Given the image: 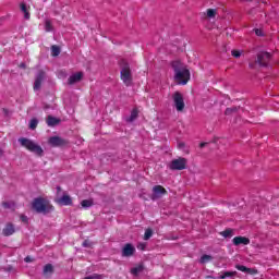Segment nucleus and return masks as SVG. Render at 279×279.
I'll return each instance as SVG.
<instances>
[{"mask_svg": "<svg viewBox=\"0 0 279 279\" xmlns=\"http://www.w3.org/2000/svg\"><path fill=\"white\" fill-rule=\"evenodd\" d=\"M171 66L174 71V82L181 86H186L191 80V71L181 61H172Z\"/></svg>", "mask_w": 279, "mask_h": 279, "instance_id": "nucleus-1", "label": "nucleus"}, {"mask_svg": "<svg viewBox=\"0 0 279 279\" xmlns=\"http://www.w3.org/2000/svg\"><path fill=\"white\" fill-rule=\"evenodd\" d=\"M32 209L38 215H49V213H53L54 207L47 198L37 197L32 202Z\"/></svg>", "mask_w": 279, "mask_h": 279, "instance_id": "nucleus-2", "label": "nucleus"}, {"mask_svg": "<svg viewBox=\"0 0 279 279\" xmlns=\"http://www.w3.org/2000/svg\"><path fill=\"white\" fill-rule=\"evenodd\" d=\"M120 66V80L123 82L124 86L130 87L134 84V77L132 76V68L125 59L119 61Z\"/></svg>", "mask_w": 279, "mask_h": 279, "instance_id": "nucleus-3", "label": "nucleus"}, {"mask_svg": "<svg viewBox=\"0 0 279 279\" xmlns=\"http://www.w3.org/2000/svg\"><path fill=\"white\" fill-rule=\"evenodd\" d=\"M19 143L22 147L27 149V151H31L32 154H35V156L43 157L45 154V150L43 147L38 144H36L34 141L27 138V137H21L19 138Z\"/></svg>", "mask_w": 279, "mask_h": 279, "instance_id": "nucleus-4", "label": "nucleus"}, {"mask_svg": "<svg viewBox=\"0 0 279 279\" xmlns=\"http://www.w3.org/2000/svg\"><path fill=\"white\" fill-rule=\"evenodd\" d=\"M169 169H171V171H184V169H186V158L179 157L178 159H173L170 162Z\"/></svg>", "mask_w": 279, "mask_h": 279, "instance_id": "nucleus-5", "label": "nucleus"}, {"mask_svg": "<svg viewBox=\"0 0 279 279\" xmlns=\"http://www.w3.org/2000/svg\"><path fill=\"white\" fill-rule=\"evenodd\" d=\"M172 99L174 101V107H175L177 111L182 112L186 106L184 104V96H182V94L180 92H175L172 96Z\"/></svg>", "mask_w": 279, "mask_h": 279, "instance_id": "nucleus-6", "label": "nucleus"}, {"mask_svg": "<svg viewBox=\"0 0 279 279\" xmlns=\"http://www.w3.org/2000/svg\"><path fill=\"white\" fill-rule=\"evenodd\" d=\"M167 194H168L167 189H165L162 185H155L153 187L150 199L153 202H156V199H161V197H165V195Z\"/></svg>", "mask_w": 279, "mask_h": 279, "instance_id": "nucleus-7", "label": "nucleus"}, {"mask_svg": "<svg viewBox=\"0 0 279 279\" xmlns=\"http://www.w3.org/2000/svg\"><path fill=\"white\" fill-rule=\"evenodd\" d=\"M271 61V53L267 51H262L257 53V64L259 66H269V62Z\"/></svg>", "mask_w": 279, "mask_h": 279, "instance_id": "nucleus-8", "label": "nucleus"}, {"mask_svg": "<svg viewBox=\"0 0 279 279\" xmlns=\"http://www.w3.org/2000/svg\"><path fill=\"white\" fill-rule=\"evenodd\" d=\"M47 77V73L45 72V70H39L37 72V75L35 77V83H34V90H40V88L43 87V82H45V78Z\"/></svg>", "mask_w": 279, "mask_h": 279, "instance_id": "nucleus-9", "label": "nucleus"}, {"mask_svg": "<svg viewBox=\"0 0 279 279\" xmlns=\"http://www.w3.org/2000/svg\"><path fill=\"white\" fill-rule=\"evenodd\" d=\"M49 145L51 147H64V145H69V141L60 137V136H51L48 140Z\"/></svg>", "mask_w": 279, "mask_h": 279, "instance_id": "nucleus-10", "label": "nucleus"}, {"mask_svg": "<svg viewBox=\"0 0 279 279\" xmlns=\"http://www.w3.org/2000/svg\"><path fill=\"white\" fill-rule=\"evenodd\" d=\"M83 78H84V72H76L68 78V84L69 86H73V84H77V82H82Z\"/></svg>", "mask_w": 279, "mask_h": 279, "instance_id": "nucleus-11", "label": "nucleus"}, {"mask_svg": "<svg viewBox=\"0 0 279 279\" xmlns=\"http://www.w3.org/2000/svg\"><path fill=\"white\" fill-rule=\"evenodd\" d=\"M134 252H136L134 245L126 243L122 248V256L130 258V256H134Z\"/></svg>", "mask_w": 279, "mask_h": 279, "instance_id": "nucleus-12", "label": "nucleus"}, {"mask_svg": "<svg viewBox=\"0 0 279 279\" xmlns=\"http://www.w3.org/2000/svg\"><path fill=\"white\" fill-rule=\"evenodd\" d=\"M16 230L14 229V225L11 222L7 223L5 227L2 230L3 236H12Z\"/></svg>", "mask_w": 279, "mask_h": 279, "instance_id": "nucleus-13", "label": "nucleus"}, {"mask_svg": "<svg viewBox=\"0 0 279 279\" xmlns=\"http://www.w3.org/2000/svg\"><path fill=\"white\" fill-rule=\"evenodd\" d=\"M233 245H250V240L245 236H235L233 238Z\"/></svg>", "mask_w": 279, "mask_h": 279, "instance_id": "nucleus-14", "label": "nucleus"}, {"mask_svg": "<svg viewBox=\"0 0 279 279\" xmlns=\"http://www.w3.org/2000/svg\"><path fill=\"white\" fill-rule=\"evenodd\" d=\"M46 123H47L48 128H56V125H58V123H60V119H58L53 116H48Z\"/></svg>", "mask_w": 279, "mask_h": 279, "instance_id": "nucleus-15", "label": "nucleus"}, {"mask_svg": "<svg viewBox=\"0 0 279 279\" xmlns=\"http://www.w3.org/2000/svg\"><path fill=\"white\" fill-rule=\"evenodd\" d=\"M58 203L62 206H71L73 204V199H71V196L69 195H63L61 198H59Z\"/></svg>", "mask_w": 279, "mask_h": 279, "instance_id": "nucleus-16", "label": "nucleus"}, {"mask_svg": "<svg viewBox=\"0 0 279 279\" xmlns=\"http://www.w3.org/2000/svg\"><path fill=\"white\" fill-rule=\"evenodd\" d=\"M220 236H223V239H232V236H234V229L228 228L225 231H221Z\"/></svg>", "mask_w": 279, "mask_h": 279, "instance_id": "nucleus-17", "label": "nucleus"}, {"mask_svg": "<svg viewBox=\"0 0 279 279\" xmlns=\"http://www.w3.org/2000/svg\"><path fill=\"white\" fill-rule=\"evenodd\" d=\"M138 119V108H134L131 111V116L126 118L128 123H132L133 121H136Z\"/></svg>", "mask_w": 279, "mask_h": 279, "instance_id": "nucleus-18", "label": "nucleus"}, {"mask_svg": "<svg viewBox=\"0 0 279 279\" xmlns=\"http://www.w3.org/2000/svg\"><path fill=\"white\" fill-rule=\"evenodd\" d=\"M20 8L21 11L24 13V19H26V21H29V11H27V4L21 3Z\"/></svg>", "mask_w": 279, "mask_h": 279, "instance_id": "nucleus-19", "label": "nucleus"}, {"mask_svg": "<svg viewBox=\"0 0 279 279\" xmlns=\"http://www.w3.org/2000/svg\"><path fill=\"white\" fill-rule=\"evenodd\" d=\"M49 274H53V265L51 264H47L45 267H44V276H49Z\"/></svg>", "mask_w": 279, "mask_h": 279, "instance_id": "nucleus-20", "label": "nucleus"}, {"mask_svg": "<svg viewBox=\"0 0 279 279\" xmlns=\"http://www.w3.org/2000/svg\"><path fill=\"white\" fill-rule=\"evenodd\" d=\"M95 203L93 202V199H83L81 202V206L82 208H90V206H93Z\"/></svg>", "mask_w": 279, "mask_h": 279, "instance_id": "nucleus-21", "label": "nucleus"}, {"mask_svg": "<svg viewBox=\"0 0 279 279\" xmlns=\"http://www.w3.org/2000/svg\"><path fill=\"white\" fill-rule=\"evenodd\" d=\"M236 276V271H225L222 275H220V279H226V278H234Z\"/></svg>", "mask_w": 279, "mask_h": 279, "instance_id": "nucleus-22", "label": "nucleus"}, {"mask_svg": "<svg viewBox=\"0 0 279 279\" xmlns=\"http://www.w3.org/2000/svg\"><path fill=\"white\" fill-rule=\"evenodd\" d=\"M206 14L208 19H215L217 16V9H207Z\"/></svg>", "mask_w": 279, "mask_h": 279, "instance_id": "nucleus-23", "label": "nucleus"}, {"mask_svg": "<svg viewBox=\"0 0 279 279\" xmlns=\"http://www.w3.org/2000/svg\"><path fill=\"white\" fill-rule=\"evenodd\" d=\"M154 235V231L151 229H146L144 233V241H149Z\"/></svg>", "mask_w": 279, "mask_h": 279, "instance_id": "nucleus-24", "label": "nucleus"}, {"mask_svg": "<svg viewBox=\"0 0 279 279\" xmlns=\"http://www.w3.org/2000/svg\"><path fill=\"white\" fill-rule=\"evenodd\" d=\"M141 271H143V265H138L131 269V274H133V276L140 275Z\"/></svg>", "mask_w": 279, "mask_h": 279, "instance_id": "nucleus-25", "label": "nucleus"}, {"mask_svg": "<svg viewBox=\"0 0 279 279\" xmlns=\"http://www.w3.org/2000/svg\"><path fill=\"white\" fill-rule=\"evenodd\" d=\"M51 56H53L54 58H57V56H60V47L53 45L51 47Z\"/></svg>", "mask_w": 279, "mask_h": 279, "instance_id": "nucleus-26", "label": "nucleus"}, {"mask_svg": "<svg viewBox=\"0 0 279 279\" xmlns=\"http://www.w3.org/2000/svg\"><path fill=\"white\" fill-rule=\"evenodd\" d=\"M36 128H38V119L33 118L29 122V129L31 130H36Z\"/></svg>", "mask_w": 279, "mask_h": 279, "instance_id": "nucleus-27", "label": "nucleus"}, {"mask_svg": "<svg viewBox=\"0 0 279 279\" xmlns=\"http://www.w3.org/2000/svg\"><path fill=\"white\" fill-rule=\"evenodd\" d=\"M45 31L46 32H53V25L51 24V21H46L45 22Z\"/></svg>", "mask_w": 279, "mask_h": 279, "instance_id": "nucleus-28", "label": "nucleus"}, {"mask_svg": "<svg viewBox=\"0 0 279 279\" xmlns=\"http://www.w3.org/2000/svg\"><path fill=\"white\" fill-rule=\"evenodd\" d=\"M238 110H239V107H230L226 109L225 114L229 116V114H232L233 112H236Z\"/></svg>", "mask_w": 279, "mask_h": 279, "instance_id": "nucleus-29", "label": "nucleus"}, {"mask_svg": "<svg viewBox=\"0 0 279 279\" xmlns=\"http://www.w3.org/2000/svg\"><path fill=\"white\" fill-rule=\"evenodd\" d=\"M209 260H213V256L210 255H203L201 257V263L204 265V263H208Z\"/></svg>", "mask_w": 279, "mask_h": 279, "instance_id": "nucleus-30", "label": "nucleus"}, {"mask_svg": "<svg viewBox=\"0 0 279 279\" xmlns=\"http://www.w3.org/2000/svg\"><path fill=\"white\" fill-rule=\"evenodd\" d=\"M246 274H248L250 276H256V274H258V270L256 268H247Z\"/></svg>", "mask_w": 279, "mask_h": 279, "instance_id": "nucleus-31", "label": "nucleus"}, {"mask_svg": "<svg viewBox=\"0 0 279 279\" xmlns=\"http://www.w3.org/2000/svg\"><path fill=\"white\" fill-rule=\"evenodd\" d=\"M235 269H238V271H243L244 274H247V267L246 266L236 265Z\"/></svg>", "mask_w": 279, "mask_h": 279, "instance_id": "nucleus-32", "label": "nucleus"}, {"mask_svg": "<svg viewBox=\"0 0 279 279\" xmlns=\"http://www.w3.org/2000/svg\"><path fill=\"white\" fill-rule=\"evenodd\" d=\"M83 247H93V242L90 240H85L82 244Z\"/></svg>", "mask_w": 279, "mask_h": 279, "instance_id": "nucleus-33", "label": "nucleus"}, {"mask_svg": "<svg viewBox=\"0 0 279 279\" xmlns=\"http://www.w3.org/2000/svg\"><path fill=\"white\" fill-rule=\"evenodd\" d=\"M231 54L233 56V58H241V51L239 50H232Z\"/></svg>", "mask_w": 279, "mask_h": 279, "instance_id": "nucleus-34", "label": "nucleus"}, {"mask_svg": "<svg viewBox=\"0 0 279 279\" xmlns=\"http://www.w3.org/2000/svg\"><path fill=\"white\" fill-rule=\"evenodd\" d=\"M20 219H21V221H22L23 223H28V221H29V218H27V216H25V215H21V216H20Z\"/></svg>", "mask_w": 279, "mask_h": 279, "instance_id": "nucleus-35", "label": "nucleus"}, {"mask_svg": "<svg viewBox=\"0 0 279 279\" xmlns=\"http://www.w3.org/2000/svg\"><path fill=\"white\" fill-rule=\"evenodd\" d=\"M254 32H255L256 36H263L262 29L255 28Z\"/></svg>", "mask_w": 279, "mask_h": 279, "instance_id": "nucleus-36", "label": "nucleus"}, {"mask_svg": "<svg viewBox=\"0 0 279 279\" xmlns=\"http://www.w3.org/2000/svg\"><path fill=\"white\" fill-rule=\"evenodd\" d=\"M185 146H186V144H184V142H180L178 144L179 149H184Z\"/></svg>", "mask_w": 279, "mask_h": 279, "instance_id": "nucleus-37", "label": "nucleus"}, {"mask_svg": "<svg viewBox=\"0 0 279 279\" xmlns=\"http://www.w3.org/2000/svg\"><path fill=\"white\" fill-rule=\"evenodd\" d=\"M19 68L20 69H27V65L24 62H22V63L19 64Z\"/></svg>", "mask_w": 279, "mask_h": 279, "instance_id": "nucleus-38", "label": "nucleus"}, {"mask_svg": "<svg viewBox=\"0 0 279 279\" xmlns=\"http://www.w3.org/2000/svg\"><path fill=\"white\" fill-rule=\"evenodd\" d=\"M206 145H208V143L202 142V143L199 144L201 149L204 148V147H206Z\"/></svg>", "mask_w": 279, "mask_h": 279, "instance_id": "nucleus-39", "label": "nucleus"}, {"mask_svg": "<svg viewBox=\"0 0 279 279\" xmlns=\"http://www.w3.org/2000/svg\"><path fill=\"white\" fill-rule=\"evenodd\" d=\"M256 12V9H252L251 11H248V14L251 15V16H254V13Z\"/></svg>", "mask_w": 279, "mask_h": 279, "instance_id": "nucleus-40", "label": "nucleus"}, {"mask_svg": "<svg viewBox=\"0 0 279 279\" xmlns=\"http://www.w3.org/2000/svg\"><path fill=\"white\" fill-rule=\"evenodd\" d=\"M25 263H32V257L27 256L24 258Z\"/></svg>", "mask_w": 279, "mask_h": 279, "instance_id": "nucleus-41", "label": "nucleus"}]
</instances>
